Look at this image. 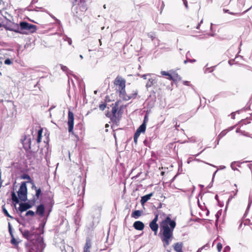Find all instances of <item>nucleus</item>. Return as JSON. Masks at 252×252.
<instances>
[{"instance_id":"36","label":"nucleus","mask_w":252,"mask_h":252,"mask_svg":"<svg viewBox=\"0 0 252 252\" xmlns=\"http://www.w3.org/2000/svg\"><path fill=\"white\" fill-rule=\"evenodd\" d=\"M8 231L11 237H13V234L12 231V227L10 223H8Z\"/></svg>"},{"instance_id":"26","label":"nucleus","mask_w":252,"mask_h":252,"mask_svg":"<svg viewBox=\"0 0 252 252\" xmlns=\"http://www.w3.org/2000/svg\"><path fill=\"white\" fill-rule=\"evenodd\" d=\"M11 198L13 202H15L16 203H18L19 202V198L16 194H15L14 191H12L11 193Z\"/></svg>"},{"instance_id":"34","label":"nucleus","mask_w":252,"mask_h":252,"mask_svg":"<svg viewBox=\"0 0 252 252\" xmlns=\"http://www.w3.org/2000/svg\"><path fill=\"white\" fill-rule=\"evenodd\" d=\"M22 178L25 180H28L29 181L31 180L30 176L27 174H24L22 176Z\"/></svg>"},{"instance_id":"44","label":"nucleus","mask_w":252,"mask_h":252,"mask_svg":"<svg viewBox=\"0 0 252 252\" xmlns=\"http://www.w3.org/2000/svg\"><path fill=\"white\" fill-rule=\"evenodd\" d=\"M61 69L63 71H67L68 70V68L66 66L63 65H61Z\"/></svg>"},{"instance_id":"42","label":"nucleus","mask_w":252,"mask_h":252,"mask_svg":"<svg viewBox=\"0 0 252 252\" xmlns=\"http://www.w3.org/2000/svg\"><path fill=\"white\" fill-rule=\"evenodd\" d=\"M251 122L250 121H249L248 120H243L241 122V124L242 125V126H243V125H247V124H250Z\"/></svg>"},{"instance_id":"19","label":"nucleus","mask_w":252,"mask_h":252,"mask_svg":"<svg viewBox=\"0 0 252 252\" xmlns=\"http://www.w3.org/2000/svg\"><path fill=\"white\" fill-rule=\"evenodd\" d=\"M31 183L32 184V189H34L35 190V192H35V196L38 199V198H39L40 196H41V194H42L41 189L40 188H37L35 186V185L34 184V183L31 182Z\"/></svg>"},{"instance_id":"4","label":"nucleus","mask_w":252,"mask_h":252,"mask_svg":"<svg viewBox=\"0 0 252 252\" xmlns=\"http://www.w3.org/2000/svg\"><path fill=\"white\" fill-rule=\"evenodd\" d=\"M37 30L36 26L30 24L27 22H21L19 23V28L17 30H12L15 32L28 34L29 33H33Z\"/></svg>"},{"instance_id":"22","label":"nucleus","mask_w":252,"mask_h":252,"mask_svg":"<svg viewBox=\"0 0 252 252\" xmlns=\"http://www.w3.org/2000/svg\"><path fill=\"white\" fill-rule=\"evenodd\" d=\"M149 226L151 230L154 232L155 235H157L158 229V224L151 221L149 224Z\"/></svg>"},{"instance_id":"47","label":"nucleus","mask_w":252,"mask_h":252,"mask_svg":"<svg viewBox=\"0 0 252 252\" xmlns=\"http://www.w3.org/2000/svg\"><path fill=\"white\" fill-rule=\"evenodd\" d=\"M231 118L232 119H235V113H231Z\"/></svg>"},{"instance_id":"48","label":"nucleus","mask_w":252,"mask_h":252,"mask_svg":"<svg viewBox=\"0 0 252 252\" xmlns=\"http://www.w3.org/2000/svg\"><path fill=\"white\" fill-rule=\"evenodd\" d=\"M203 247L201 248H199L198 251H197V252H201V251L203 249Z\"/></svg>"},{"instance_id":"20","label":"nucleus","mask_w":252,"mask_h":252,"mask_svg":"<svg viewBox=\"0 0 252 252\" xmlns=\"http://www.w3.org/2000/svg\"><path fill=\"white\" fill-rule=\"evenodd\" d=\"M153 193L151 192L148 194L145 195L141 197L140 202L142 205H144L147 201L150 199L151 197L153 196Z\"/></svg>"},{"instance_id":"32","label":"nucleus","mask_w":252,"mask_h":252,"mask_svg":"<svg viewBox=\"0 0 252 252\" xmlns=\"http://www.w3.org/2000/svg\"><path fill=\"white\" fill-rule=\"evenodd\" d=\"M11 243L16 247H17L19 244V242L15 239L14 236L11 237Z\"/></svg>"},{"instance_id":"21","label":"nucleus","mask_w":252,"mask_h":252,"mask_svg":"<svg viewBox=\"0 0 252 252\" xmlns=\"http://www.w3.org/2000/svg\"><path fill=\"white\" fill-rule=\"evenodd\" d=\"M244 233L247 236L252 238V224L245 227Z\"/></svg>"},{"instance_id":"18","label":"nucleus","mask_w":252,"mask_h":252,"mask_svg":"<svg viewBox=\"0 0 252 252\" xmlns=\"http://www.w3.org/2000/svg\"><path fill=\"white\" fill-rule=\"evenodd\" d=\"M174 250L176 252H183V243L182 242H177L174 244L173 245Z\"/></svg>"},{"instance_id":"37","label":"nucleus","mask_w":252,"mask_h":252,"mask_svg":"<svg viewBox=\"0 0 252 252\" xmlns=\"http://www.w3.org/2000/svg\"><path fill=\"white\" fill-rule=\"evenodd\" d=\"M161 74L163 76H167L169 77V75H170V72H166L165 71H161L160 72Z\"/></svg>"},{"instance_id":"31","label":"nucleus","mask_w":252,"mask_h":252,"mask_svg":"<svg viewBox=\"0 0 252 252\" xmlns=\"http://www.w3.org/2000/svg\"><path fill=\"white\" fill-rule=\"evenodd\" d=\"M241 131V133H242L243 135H245V136H249L250 135V133H249V132H246V131H245V130H242L240 129V128H237V130H236V131H237V132H238V131Z\"/></svg>"},{"instance_id":"27","label":"nucleus","mask_w":252,"mask_h":252,"mask_svg":"<svg viewBox=\"0 0 252 252\" xmlns=\"http://www.w3.org/2000/svg\"><path fill=\"white\" fill-rule=\"evenodd\" d=\"M42 131H43V129L42 128H41L38 131V135H37V143H40L41 142V138H42Z\"/></svg>"},{"instance_id":"23","label":"nucleus","mask_w":252,"mask_h":252,"mask_svg":"<svg viewBox=\"0 0 252 252\" xmlns=\"http://www.w3.org/2000/svg\"><path fill=\"white\" fill-rule=\"evenodd\" d=\"M142 215V212L140 210H135L133 211L131 214V217L132 218L137 219L140 217Z\"/></svg>"},{"instance_id":"7","label":"nucleus","mask_w":252,"mask_h":252,"mask_svg":"<svg viewBox=\"0 0 252 252\" xmlns=\"http://www.w3.org/2000/svg\"><path fill=\"white\" fill-rule=\"evenodd\" d=\"M126 81L121 76H117L114 80V84L116 86V91L126 88Z\"/></svg>"},{"instance_id":"3","label":"nucleus","mask_w":252,"mask_h":252,"mask_svg":"<svg viewBox=\"0 0 252 252\" xmlns=\"http://www.w3.org/2000/svg\"><path fill=\"white\" fill-rule=\"evenodd\" d=\"M120 102V100H117L114 104H112L111 114L110 112H108L106 115L107 117L110 118L112 122L117 126L119 125L120 122L122 118L121 110L118 111Z\"/></svg>"},{"instance_id":"52","label":"nucleus","mask_w":252,"mask_h":252,"mask_svg":"<svg viewBox=\"0 0 252 252\" xmlns=\"http://www.w3.org/2000/svg\"><path fill=\"white\" fill-rule=\"evenodd\" d=\"M106 127L108 126V124H106L105 126Z\"/></svg>"},{"instance_id":"33","label":"nucleus","mask_w":252,"mask_h":252,"mask_svg":"<svg viewBox=\"0 0 252 252\" xmlns=\"http://www.w3.org/2000/svg\"><path fill=\"white\" fill-rule=\"evenodd\" d=\"M34 215H35V213L32 210H29V211H27L26 214V216L27 217L29 216H31V217H33Z\"/></svg>"},{"instance_id":"5","label":"nucleus","mask_w":252,"mask_h":252,"mask_svg":"<svg viewBox=\"0 0 252 252\" xmlns=\"http://www.w3.org/2000/svg\"><path fill=\"white\" fill-rule=\"evenodd\" d=\"M86 1L87 0H72V3L74 5L77 4L75 9L76 16H81L84 14L87 10L88 7Z\"/></svg>"},{"instance_id":"12","label":"nucleus","mask_w":252,"mask_h":252,"mask_svg":"<svg viewBox=\"0 0 252 252\" xmlns=\"http://www.w3.org/2000/svg\"><path fill=\"white\" fill-rule=\"evenodd\" d=\"M170 75H169V77L167 78L168 79L172 80L174 82L180 81L182 80L181 77L176 71L171 70H170Z\"/></svg>"},{"instance_id":"53","label":"nucleus","mask_w":252,"mask_h":252,"mask_svg":"<svg viewBox=\"0 0 252 252\" xmlns=\"http://www.w3.org/2000/svg\"><path fill=\"white\" fill-rule=\"evenodd\" d=\"M161 204H160L159 207H161Z\"/></svg>"},{"instance_id":"15","label":"nucleus","mask_w":252,"mask_h":252,"mask_svg":"<svg viewBox=\"0 0 252 252\" xmlns=\"http://www.w3.org/2000/svg\"><path fill=\"white\" fill-rule=\"evenodd\" d=\"M92 247V241L90 238L86 239V242L85 245L83 248V252H91L90 249Z\"/></svg>"},{"instance_id":"40","label":"nucleus","mask_w":252,"mask_h":252,"mask_svg":"<svg viewBox=\"0 0 252 252\" xmlns=\"http://www.w3.org/2000/svg\"><path fill=\"white\" fill-rule=\"evenodd\" d=\"M2 210H3V212L4 214V215H5L6 216H7V217H8L12 218V217L10 216V215L9 214L8 212H7V211L6 210V209H5V208H2Z\"/></svg>"},{"instance_id":"51","label":"nucleus","mask_w":252,"mask_h":252,"mask_svg":"<svg viewBox=\"0 0 252 252\" xmlns=\"http://www.w3.org/2000/svg\"><path fill=\"white\" fill-rule=\"evenodd\" d=\"M80 58H83V57H82V55H80Z\"/></svg>"},{"instance_id":"13","label":"nucleus","mask_w":252,"mask_h":252,"mask_svg":"<svg viewBox=\"0 0 252 252\" xmlns=\"http://www.w3.org/2000/svg\"><path fill=\"white\" fill-rule=\"evenodd\" d=\"M117 92L119 93V96L124 101H128L131 99V98L133 97V96L128 97V95L126 93V88L120 90Z\"/></svg>"},{"instance_id":"49","label":"nucleus","mask_w":252,"mask_h":252,"mask_svg":"<svg viewBox=\"0 0 252 252\" xmlns=\"http://www.w3.org/2000/svg\"><path fill=\"white\" fill-rule=\"evenodd\" d=\"M99 42L100 45H101L102 43H101V39H99Z\"/></svg>"},{"instance_id":"46","label":"nucleus","mask_w":252,"mask_h":252,"mask_svg":"<svg viewBox=\"0 0 252 252\" xmlns=\"http://www.w3.org/2000/svg\"><path fill=\"white\" fill-rule=\"evenodd\" d=\"M189 81H183V84L185 85L189 86Z\"/></svg>"},{"instance_id":"17","label":"nucleus","mask_w":252,"mask_h":252,"mask_svg":"<svg viewBox=\"0 0 252 252\" xmlns=\"http://www.w3.org/2000/svg\"><path fill=\"white\" fill-rule=\"evenodd\" d=\"M45 212V207L43 204H40L37 207L36 214L39 215L40 217L44 216Z\"/></svg>"},{"instance_id":"30","label":"nucleus","mask_w":252,"mask_h":252,"mask_svg":"<svg viewBox=\"0 0 252 252\" xmlns=\"http://www.w3.org/2000/svg\"><path fill=\"white\" fill-rule=\"evenodd\" d=\"M227 130H222L218 135V138L219 140H220L221 138L227 134Z\"/></svg>"},{"instance_id":"11","label":"nucleus","mask_w":252,"mask_h":252,"mask_svg":"<svg viewBox=\"0 0 252 252\" xmlns=\"http://www.w3.org/2000/svg\"><path fill=\"white\" fill-rule=\"evenodd\" d=\"M146 128V125L145 124H142L136 130L134 135V142L135 144H137V140L139 137L141 133H144Z\"/></svg>"},{"instance_id":"25","label":"nucleus","mask_w":252,"mask_h":252,"mask_svg":"<svg viewBox=\"0 0 252 252\" xmlns=\"http://www.w3.org/2000/svg\"><path fill=\"white\" fill-rule=\"evenodd\" d=\"M31 141L30 139L28 140L27 143L23 142V145L24 149L26 151L31 149Z\"/></svg>"},{"instance_id":"35","label":"nucleus","mask_w":252,"mask_h":252,"mask_svg":"<svg viewBox=\"0 0 252 252\" xmlns=\"http://www.w3.org/2000/svg\"><path fill=\"white\" fill-rule=\"evenodd\" d=\"M217 248L218 250V251L219 252H220L222 248V245L220 243H218L217 245Z\"/></svg>"},{"instance_id":"16","label":"nucleus","mask_w":252,"mask_h":252,"mask_svg":"<svg viewBox=\"0 0 252 252\" xmlns=\"http://www.w3.org/2000/svg\"><path fill=\"white\" fill-rule=\"evenodd\" d=\"M134 228L137 230H142L144 228V224L141 221H136L133 225Z\"/></svg>"},{"instance_id":"50","label":"nucleus","mask_w":252,"mask_h":252,"mask_svg":"<svg viewBox=\"0 0 252 252\" xmlns=\"http://www.w3.org/2000/svg\"><path fill=\"white\" fill-rule=\"evenodd\" d=\"M146 75H143L142 76V77H143L144 79H146Z\"/></svg>"},{"instance_id":"9","label":"nucleus","mask_w":252,"mask_h":252,"mask_svg":"<svg viewBox=\"0 0 252 252\" xmlns=\"http://www.w3.org/2000/svg\"><path fill=\"white\" fill-rule=\"evenodd\" d=\"M34 227L33 226L31 228L30 230L25 229L24 230H21V233L25 238L29 241H32V236H34Z\"/></svg>"},{"instance_id":"2","label":"nucleus","mask_w":252,"mask_h":252,"mask_svg":"<svg viewBox=\"0 0 252 252\" xmlns=\"http://www.w3.org/2000/svg\"><path fill=\"white\" fill-rule=\"evenodd\" d=\"M74 117L73 112L71 111H69L67 120L68 131L69 133H71L75 136L77 140H79V135H83L84 131L83 126V124L81 123L78 124L76 125L75 130H74Z\"/></svg>"},{"instance_id":"43","label":"nucleus","mask_w":252,"mask_h":252,"mask_svg":"<svg viewBox=\"0 0 252 252\" xmlns=\"http://www.w3.org/2000/svg\"><path fill=\"white\" fill-rule=\"evenodd\" d=\"M158 218V214H156L154 219L152 220V222L157 223Z\"/></svg>"},{"instance_id":"14","label":"nucleus","mask_w":252,"mask_h":252,"mask_svg":"<svg viewBox=\"0 0 252 252\" xmlns=\"http://www.w3.org/2000/svg\"><path fill=\"white\" fill-rule=\"evenodd\" d=\"M31 5L37 8H42L44 5V2H42L40 0H32L31 2Z\"/></svg>"},{"instance_id":"1","label":"nucleus","mask_w":252,"mask_h":252,"mask_svg":"<svg viewBox=\"0 0 252 252\" xmlns=\"http://www.w3.org/2000/svg\"><path fill=\"white\" fill-rule=\"evenodd\" d=\"M170 216H166L160 223L159 236L164 248L168 246L173 239V231L176 226L175 221L171 220Z\"/></svg>"},{"instance_id":"24","label":"nucleus","mask_w":252,"mask_h":252,"mask_svg":"<svg viewBox=\"0 0 252 252\" xmlns=\"http://www.w3.org/2000/svg\"><path fill=\"white\" fill-rule=\"evenodd\" d=\"M202 23V20L200 21V23L198 22L197 21V23H194V21H192L191 23V28H195L196 29L200 30V27L201 25V24Z\"/></svg>"},{"instance_id":"28","label":"nucleus","mask_w":252,"mask_h":252,"mask_svg":"<svg viewBox=\"0 0 252 252\" xmlns=\"http://www.w3.org/2000/svg\"><path fill=\"white\" fill-rule=\"evenodd\" d=\"M155 83H156L155 79H154L153 78H150L149 79V80L146 84V87L150 88V87H152Z\"/></svg>"},{"instance_id":"39","label":"nucleus","mask_w":252,"mask_h":252,"mask_svg":"<svg viewBox=\"0 0 252 252\" xmlns=\"http://www.w3.org/2000/svg\"><path fill=\"white\" fill-rule=\"evenodd\" d=\"M149 119H148V116L146 114L144 118L143 122L142 124H145L146 125L147 123L148 122Z\"/></svg>"},{"instance_id":"38","label":"nucleus","mask_w":252,"mask_h":252,"mask_svg":"<svg viewBox=\"0 0 252 252\" xmlns=\"http://www.w3.org/2000/svg\"><path fill=\"white\" fill-rule=\"evenodd\" d=\"M106 104L105 103L100 104L99 105V109L102 111H103L105 109V108H106Z\"/></svg>"},{"instance_id":"10","label":"nucleus","mask_w":252,"mask_h":252,"mask_svg":"<svg viewBox=\"0 0 252 252\" xmlns=\"http://www.w3.org/2000/svg\"><path fill=\"white\" fill-rule=\"evenodd\" d=\"M34 237L35 239H32L31 242L35 246L42 247L44 244L43 238L38 233L35 234Z\"/></svg>"},{"instance_id":"45","label":"nucleus","mask_w":252,"mask_h":252,"mask_svg":"<svg viewBox=\"0 0 252 252\" xmlns=\"http://www.w3.org/2000/svg\"><path fill=\"white\" fill-rule=\"evenodd\" d=\"M40 227H41V232L42 233H43V228H44V225H42L41 224H39V228H40Z\"/></svg>"},{"instance_id":"41","label":"nucleus","mask_w":252,"mask_h":252,"mask_svg":"<svg viewBox=\"0 0 252 252\" xmlns=\"http://www.w3.org/2000/svg\"><path fill=\"white\" fill-rule=\"evenodd\" d=\"M4 63L5 64L10 65L12 63V62L9 59H7L4 61Z\"/></svg>"},{"instance_id":"6","label":"nucleus","mask_w":252,"mask_h":252,"mask_svg":"<svg viewBox=\"0 0 252 252\" xmlns=\"http://www.w3.org/2000/svg\"><path fill=\"white\" fill-rule=\"evenodd\" d=\"M19 199L25 201L27 199V188L25 182H23L17 192Z\"/></svg>"},{"instance_id":"29","label":"nucleus","mask_w":252,"mask_h":252,"mask_svg":"<svg viewBox=\"0 0 252 252\" xmlns=\"http://www.w3.org/2000/svg\"><path fill=\"white\" fill-rule=\"evenodd\" d=\"M138 94V91L137 90H133L132 91L131 93L128 94V97L133 96V97L131 98V99H135L136 98Z\"/></svg>"},{"instance_id":"8","label":"nucleus","mask_w":252,"mask_h":252,"mask_svg":"<svg viewBox=\"0 0 252 252\" xmlns=\"http://www.w3.org/2000/svg\"><path fill=\"white\" fill-rule=\"evenodd\" d=\"M35 203V200L34 199L32 200L29 201V202L27 203H21L19 205V210L23 212L31 208Z\"/></svg>"}]
</instances>
